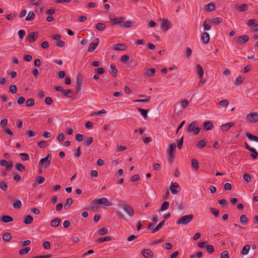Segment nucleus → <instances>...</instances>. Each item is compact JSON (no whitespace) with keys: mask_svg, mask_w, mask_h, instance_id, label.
<instances>
[{"mask_svg":"<svg viewBox=\"0 0 258 258\" xmlns=\"http://www.w3.org/2000/svg\"><path fill=\"white\" fill-rule=\"evenodd\" d=\"M210 211L215 215V217H218L219 214L218 210L215 209L213 207L210 208Z\"/></svg>","mask_w":258,"mask_h":258,"instance_id":"obj_56","label":"nucleus"},{"mask_svg":"<svg viewBox=\"0 0 258 258\" xmlns=\"http://www.w3.org/2000/svg\"><path fill=\"white\" fill-rule=\"evenodd\" d=\"M13 206L15 209H19L22 207V203L20 200H15Z\"/></svg>","mask_w":258,"mask_h":258,"instance_id":"obj_42","label":"nucleus"},{"mask_svg":"<svg viewBox=\"0 0 258 258\" xmlns=\"http://www.w3.org/2000/svg\"><path fill=\"white\" fill-rule=\"evenodd\" d=\"M134 23L130 21L124 22L123 23V27L124 28H130L134 26Z\"/></svg>","mask_w":258,"mask_h":258,"instance_id":"obj_44","label":"nucleus"},{"mask_svg":"<svg viewBox=\"0 0 258 258\" xmlns=\"http://www.w3.org/2000/svg\"><path fill=\"white\" fill-rule=\"evenodd\" d=\"M105 25L102 23H99L96 24V28L99 31H103L105 28Z\"/></svg>","mask_w":258,"mask_h":258,"instance_id":"obj_40","label":"nucleus"},{"mask_svg":"<svg viewBox=\"0 0 258 258\" xmlns=\"http://www.w3.org/2000/svg\"><path fill=\"white\" fill-rule=\"evenodd\" d=\"M243 179L247 182H249L251 181V178L250 175L247 173L243 174Z\"/></svg>","mask_w":258,"mask_h":258,"instance_id":"obj_62","label":"nucleus"},{"mask_svg":"<svg viewBox=\"0 0 258 258\" xmlns=\"http://www.w3.org/2000/svg\"><path fill=\"white\" fill-rule=\"evenodd\" d=\"M193 218L194 215L192 214L184 215L178 219L176 220V223L177 224L187 225L193 219Z\"/></svg>","mask_w":258,"mask_h":258,"instance_id":"obj_1","label":"nucleus"},{"mask_svg":"<svg viewBox=\"0 0 258 258\" xmlns=\"http://www.w3.org/2000/svg\"><path fill=\"white\" fill-rule=\"evenodd\" d=\"M201 39L202 40L203 43H208L210 40V35L209 33L207 32H204L202 35Z\"/></svg>","mask_w":258,"mask_h":258,"instance_id":"obj_20","label":"nucleus"},{"mask_svg":"<svg viewBox=\"0 0 258 258\" xmlns=\"http://www.w3.org/2000/svg\"><path fill=\"white\" fill-rule=\"evenodd\" d=\"M247 217L245 215H242L240 217V221L242 223H246Z\"/></svg>","mask_w":258,"mask_h":258,"instance_id":"obj_59","label":"nucleus"},{"mask_svg":"<svg viewBox=\"0 0 258 258\" xmlns=\"http://www.w3.org/2000/svg\"><path fill=\"white\" fill-rule=\"evenodd\" d=\"M141 253L146 258L152 257L154 255L153 251L148 249H143Z\"/></svg>","mask_w":258,"mask_h":258,"instance_id":"obj_16","label":"nucleus"},{"mask_svg":"<svg viewBox=\"0 0 258 258\" xmlns=\"http://www.w3.org/2000/svg\"><path fill=\"white\" fill-rule=\"evenodd\" d=\"M118 206L121 207L130 217H132L134 216V211L128 204H125L123 202H121L118 203Z\"/></svg>","mask_w":258,"mask_h":258,"instance_id":"obj_2","label":"nucleus"},{"mask_svg":"<svg viewBox=\"0 0 258 258\" xmlns=\"http://www.w3.org/2000/svg\"><path fill=\"white\" fill-rule=\"evenodd\" d=\"M93 204H103L106 206H110L112 205V203L111 202H109L107 198H102L98 199H94L92 202Z\"/></svg>","mask_w":258,"mask_h":258,"instance_id":"obj_4","label":"nucleus"},{"mask_svg":"<svg viewBox=\"0 0 258 258\" xmlns=\"http://www.w3.org/2000/svg\"><path fill=\"white\" fill-rule=\"evenodd\" d=\"M196 68L197 69L198 76L201 79H202L204 75V70L203 68L199 64L196 65Z\"/></svg>","mask_w":258,"mask_h":258,"instance_id":"obj_26","label":"nucleus"},{"mask_svg":"<svg viewBox=\"0 0 258 258\" xmlns=\"http://www.w3.org/2000/svg\"><path fill=\"white\" fill-rule=\"evenodd\" d=\"M170 189L172 194L175 195L179 192L180 187L177 182H175L172 184L171 186L170 187Z\"/></svg>","mask_w":258,"mask_h":258,"instance_id":"obj_15","label":"nucleus"},{"mask_svg":"<svg viewBox=\"0 0 258 258\" xmlns=\"http://www.w3.org/2000/svg\"><path fill=\"white\" fill-rule=\"evenodd\" d=\"M35 14L32 11H30L28 13L27 16L26 18V21H31L34 19Z\"/></svg>","mask_w":258,"mask_h":258,"instance_id":"obj_37","label":"nucleus"},{"mask_svg":"<svg viewBox=\"0 0 258 258\" xmlns=\"http://www.w3.org/2000/svg\"><path fill=\"white\" fill-rule=\"evenodd\" d=\"M137 109H138V110L139 111H140L141 113V114L145 117V118H147V114H148V110H146V109H142V108H137Z\"/></svg>","mask_w":258,"mask_h":258,"instance_id":"obj_43","label":"nucleus"},{"mask_svg":"<svg viewBox=\"0 0 258 258\" xmlns=\"http://www.w3.org/2000/svg\"><path fill=\"white\" fill-rule=\"evenodd\" d=\"M172 26L171 22L167 19H163L162 20V24L161 25V28L164 31H166L170 29Z\"/></svg>","mask_w":258,"mask_h":258,"instance_id":"obj_11","label":"nucleus"},{"mask_svg":"<svg viewBox=\"0 0 258 258\" xmlns=\"http://www.w3.org/2000/svg\"><path fill=\"white\" fill-rule=\"evenodd\" d=\"M169 206V204L168 202L165 201L163 202L161 206V210L162 211H165L167 210Z\"/></svg>","mask_w":258,"mask_h":258,"instance_id":"obj_50","label":"nucleus"},{"mask_svg":"<svg viewBox=\"0 0 258 258\" xmlns=\"http://www.w3.org/2000/svg\"><path fill=\"white\" fill-rule=\"evenodd\" d=\"M51 154L49 153L45 158L41 159L39 163V166H44L45 168H48L50 165Z\"/></svg>","mask_w":258,"mask_h":258,"instance_id":"obj_3","label":"nucleus"},{"mask_svg":"<svg viewBox=\"0 0 258 258\" xmlns=\"http://www.w3.org/2000/svg\"><path fill=\"white\" fill-rule=\"evenodd\" d=\"M93 140V137H90L87 138V139L84 141V143L86 146H89L92 143Z\"/></svg>","mask_w":258,"mask_h":258,"instance_id":"obj_48","label":"nucleus"},{"mask_svg":"<svg viewBox=\"0 0 258 258\" xmlns=\"http://www.w3.org/2000/svg\"><path fill=\"white\" fill-rule=\"evenodd\" d=\"M151 99V96H149L146 97V99H136L134 100V102H149Z\"/></svg>","mask_w":258,"mask_h":258,"instance_id":"obj_41","label":"nucleus"},{"mask_svg":"<svg viewBox=\"0 0 258 258\" xmlns=\"http://www.w3.org/2000/svg\"><path fill=\"white\" fill-rule=\"evenodd\" d=\"M249 36L247 35H241L234 38L235 41L238 44H241L247 42L249 40Z\"/></svg>","mask_w":258,"mask_h":258,"instance_id":"obj_7","label":"nucleus"},{"mask_svg":"<svg viewBox=\"0 0 258 258\" xmlns=\"http://www.w3.org/2000/svg\"><path fill=\"white\" fill-rule=\"evenodd\" d=\"M0 165L1 166H6V171L10 170L13 167L12 162L10 161L9 162L7 160H2L0 161Z\"/></svg>","mask_w":258,"mask_h":258,"instance_id":"obj_14","label":"nucleus"},{"mask_svg":"<svg viewBox=\"0 0 258 258\" xmlns=\"http://www.w3.org/2000/svg\"><path fill=\"white\" fill-rule=\"evenodd\" d=\"M84 138L85 136L80 134H77L75 136V139L78 142L82 141Z\"/></svg>","mask_w":258,"mask_h":258,"instance_id":"obj_47","label":"nucleus"},{"mask_svg":"<svg viewBox=\"0 0 258 258\" xmlns=\"http://www.w3.org/2000/svg\"><path fill=\"white\" fill-rule=\"evenodd\" d=\"M218 203L222 207H224L228 204V202L225 199L220 200Z\"/></svg>","mask_w":258,"mask_h":258,"instance_id":"obj_53","label":"nucleus"},{"mask_svg":"<svg viewBox=\"0 0 258 258\" xmlns=\"http://www.w3.org/2000/svg\"><path fill=\"white\" fill-rule=\"evenodd\" d=\"M15 167L19 171L24 172L25 171V167L21 163H17Z\"/></svg>","mask_w":258,"mask_h":258,"instance_id":"obj_38","label":"nucleus"},{"mask_svg":"<svg viewBox=\"0 0 258 258\" xmlns=\"http://www.w3.org/2000/svg\"><path fill=\"white\" fill-rule=\"evenodd\" d=\"M111 239H112V238L110 236H106L105 237H101V238L97 239L96 240V242H98V243H102V242H103L106 241H110V240H111Z\"/></svg>","mask_w":258,"mask_h":258,"instance_id":"obj_36","label":"nucleus"},{"mask_svg":"<svg viewBox=\"0 0 258 258\" xmlns=\"http://www.w3.org/2000/svg\"><path fill=\"white\" fill-rule=\"evenodd\" d=\"M1 220V221L3 222L4 223H9V222L13 221L14 219L10 216L4 215V216H3L2 217Z\"/></svg>","mask_w":258,"mask_h":258,"instance_id":"obj_25","label":"nucleus"},{"mask_svg":"<svg viewBox=\"0 0 258 258\" xmlns=\"http://www.w3.org/2000/svg\"><path fill=\"white\" fill-rule=\"evenodd\" d=\"M234 8L240 12H244L247 10L248 5L246 4L242 5H238L237 4L235 5Z\"/></svg>","mask_w":258,"mask_h":258,"instance_id":"obj_17","label":"nucleus"},{"mask_svg":"<svg viewBox=\"0 0 258 258\" xmlns=\"http://www.w3.org/2000/svg\"><path fill=\"white\" fill-rule=\"evenodd\" d=\"M99 38H95L93 41L90 44L88 51L90 52L93 51L99 44Z\"/></svg>","mask_w":258,"mask_h":258,"instance_id":"obj_12","label":"nucleus"},{"mask_svg":"<svg viewBox=\"0 0 258 258\" xmlns=\"http://www.w3.org/2000/svg\"><path fill=\"white\" fill-rule=\"evenodd\" d=\"M246 118L250 123H255L258 121V112H250L246 115Z\"/></svg>","mask_w":258,"mask_h":258,"instance_id":"obj_6","label":"nucleus"},{"mask_svg":"<svg viewBox=\"0 0 258 258\" xmlns=\"http://www.w3.org/2000/svg\"><path fill=\"white\" fill-rule=\"evenodd\" d=\"M38 36L37 32L29 33L27 36L26 41H28L30 43H33L36 40Z\"/></svg>","mask_w":258,"mask_h":258,"instance_id":"obj_9","label":"nucleus"},{"mask_svg":"<svg viewBox=\"0 0 258 258\" xmlns=\"http://www.w3.org/2000/svg\"><path fill=\"white\" fill-rule=\"evenodd\" d=\"M246 136L249 140L258 142V137L254 136L249 133H246Z\"/></svg>","mask_w":258,"mask_h":258,"instance_id":"obj_31","label":"nucleus"},{"mask_svg":"<svg viewBox=\"0 0 258 258\" xmlns=\"http://www.w3.org/2000/svg\"><path fill=\"white\" fill-rule=\"evenodd\" d=\"M191 166L192 169L197 170L199 168V164L198 160L196 159H192L191 160Z\"/></svg>","mask_w":258,"mask_h":258,"instance_id":"obj_23","label":"nucleus"},{"mask_svg":"<svg viewBox=\"0 0 258 258\" xmlns=\"http://www.w3.org/2000/svg\"><path fill=\"white\" fill-rule=\"evenodd\" d=\"M126 46L124 44L118 43L113 45V49L115 50H125Z\"/></svg>","mask_w":258,"mask_h":258,"instance_id":"obj_19","label":"nucleus"},{"mask_svg":"<svg viewBox=\"0 0 258 258\" xmlns=\"http://www.w3.org/2000/svg\"><path fill=\"white\" fill-rule=\"evenodd\" d=\"M234 123L233 122H229L225 123L221 126L220 129L222 132H225L229 130L231 127L234 126Z\"/></svg>","mask_w":258,"mask_h":258,"instance_id":"obj_18","label":"nucleus"},{"mask_svg":"<svg viewBox=\"0 0 258 258\" xmlns=\"http://www.w3.org/2000/svg\"><path fill=\"white\" fill-rule=\"evenodd\" d=\"M251 152L252 154H250V156L252 159H255L258 157V153L254 148L253 149V151H251Z\"/></svg>","mask_w":258,"mask_h":258,"instance_id":"obj_60","label":"nucleus"},{"mask_svg":"<svg viewBox=\"0 0 258 258\" xmlns=\"http://www.w3.org/2000/svg\"><path fill=\"white\" fill-rule=\"evenodd\" d=\"M45 180V178L42 176H38L36 179L37 183L38 184H42L44 182Z\"/></svg>","mask_w":258,"mask_h":258,"instance_id":"obj_63","label":"nucleus"},{"mask_svg":"<svg viewBox=\"0 0 258 258\" xmlns=\"http://www.w3.org/2000/svg\"><path fill=\"white\" fill-rule=\"evenodd\" d=\"M9 91L12 94L16 93L17 91L16 86L15 85H11L9 88Z\"/></svg>","mask_w":258,"mask_h":258,"instance_id":"obj_57","label":"nucleus"},{"mask_svg":"<svg viewBox=\"0 0 258 258\" xmlns=\"http://www.w3.org/2000/svg\"><path fill=\"white\" fill-rule=\"evenodd\" d=\"M243 80L244 79H243V77H242L241 76H239L236 79L235 82V84L236 85H240V84L242 83V82H243Z\"/></svg>","mask_w":258,"mask_h":258,"instance_id":"obj_52","label":"nucleus"},{"mask_svg":"<svg viewBox=\"0 0 258 258\" xmlns=\"http://www.w3.org/2000/svg\"><path fill=\"white\" fill-rule=\"evenodd\" d=\"M60 222V219L59 218H54L50 222L51 226L53 227H57L58 226Z\"/></svg>","mask_w":258,"mask_h":258,"instance_id":"obj_29","label":"nucleus"},{"mask_svg":"<svg viewBox=\"0 0 258 258\" xmlns=\"http://www.w3.org/2000/svg\"><path fill=\"white\" fill-rule=\"evenodd\" d=\"M110 69L111 70V74L113 77H115L117 74V70L115 66V65L113 63L110 64Z\"/></svg>","mask_w":258,"mask_h":258,"instance_id":"obj_35","label":"nucleus"},{"mask_svg":"<svg viewBox=\"0 0 258 258\" xmlns=\"http://www.w3.org/2000/svg\"><path fill=\"white\" fill-rule=\"evenodd\" d=\"M112 15L109 16V19L111 20V25H116L118 24H120L124 20L125 18L123 17H120L117 18H112Z\"/></svg>","mask_w":258,"mask_h":258,"instance_id":"obj_13","label":"nucleus"},{"mask_svg":"<svg viewBox=\"0 0 258 258\" xmlns=\"http://www.w3.org/2000/svg\"><path fill=\"white\" fill-rule=\"evenodd\" d=\"M82 81V76L80 73H79L77 75L76 79V89L77 92H79L81 90Z\"/></svg>","mask_w":258,"mask_h":258,"instance_id":"obj_10","label":"nucleus"},{"mask_svg":"<svg viewBox=\"0 0 258 258\" xmlns=\"http://www.w3.org/2000/svg\"><path fill=\"white\" fill-rule=\"evenodd\" d=\"M207 142V140H201L199 141V142L197 144L196 147L199 149H201L206 146V143Z\"/></svg>","mask_w":258,"mask_h":258,"instance_id":"obj_22","label":"nucleus"},{"mask_svg":"<svg viewBox=\"0 0 258 258\" xmlns=\"http://www.w3.org/2000/svg\"><path fill=\"white\" fill-rule=\"evenodd\" d=\"M218 104L221 106L227 107L229 104V102L227 100H223L219 101Z\"/></svg>","mask_w":258,"mask_h":258,"instance_id":"obj_54","label":"nucleus"},{"mask_svg":"<svg viewBox=\"0 0 258 258\" xmlns=\"http://www.w3.org/2000/svg\"><path fill=\"white\" fill-rule=\"evenodd\" d=\"M29 2L31 5L38 7L42 3V0H30Z\"/></svg>","mask_w":258,"mask_h":258,"instance_id":"obj_51","label":"nucleus"},{"mask_svg":"<svg viewBox=\"0 0 258 258\" xmlns=\"http://www.w3.org/2000/svg\"><path fill=\"white\" fill-rule=\"evenodd\" d=\"M165 220H163L162 221L160 222V223H159L157 226L153 229V231H152V232L153 233H155L156 232L158 231V230H159L161 228H162V227H163V225L165 224Z\"/></svg>","mask_w":258,"mask_h":258,"instance_id":"obj_27","label":"nucleus"},{"mask_svg":"<svg viewBox=\"0 0 258 258\" xmlns=\"http://www.w3.org/2000/svg\"><path fill=\"white\" fill-rule=\"evenodd\" d=\"M20 155L21 156V160L23 161H27L29 160V156L26 153H20Z\"/></svg>","mask_w":258,"mask_h":258,"instance_id":"obj_45","label":"nucleus"},{"mask_svg":"<svg viewBox=\"0 0 258 258\" xmlns=\"http://www.w3.org/2000/svg\"><path fill=\"white\" fill-rule=\"evenodd\" d=\"M0 188L4 191H6L8 189L7 182L6 181H3L0 184Z\"/></svg>","mask_w":258,"mask_h":258,"instance_id":"obj_49","label":"nucleus"},{"mask_svg":"<svg viewBox=\"0 0 258 258\" xmlns=\"http://www.w3.org/2000/svg\"><path fill=\"white\" fill-rule=\"evenodd\" d=\"M176 145L175 143H173L170 145V147L168 150V159L170 162H172L173 159L174 158V151L176 149Z\"/></svg>","mask_w":258,"mask_h":258,"instance_id":"obj_8","label":"nucleus"},{"mask_svg":"<svg viewBox=\"0 0 258 258\" xmlns=\"http://www.w3.org/2000/svg\"><path fill=\"white\" fill-rule=\"evenodd\" d=\"M30 249H31V248L30 247H26L23 249L20 250L19 251V253L21 255L27 254V253H28L29 252Z\"/></svg>","mask_w":258,"mask_h":258,"instance_id":"obj_39","label":"nucleus"},{"mask_svg":"<svg viewBox=\"0 0 258 258\" xmlns=\"http://www.w3.org/2000/svg\"><path fill=\"white\" fill-rule=\"evenodd\" d=\"M26 134L28 137H33L36 135L35 132L31 130L27 131Z\"/></svg>","mask_w":258,"mask_h":258,"instance_id":"obj_58","label":"nucleus"},{"mask_svg":"<svg viewBox=\"0 0 258 258\" xmlns=\"http://www.w3.org/2000/svg\"><path fill=\"white\" fill-rule=\"evenodd\" d=\"M250 248V246L249 244H246L245 245H244L243 247L242 250H241V253L243 255L247 254L249 252Z\"/></svg>","mask_w":258,"mask_h":258,"instance_id":"obj_34","label":"nucleus"},{"mask_svg":"<svg viewBox=\"0 0 258 258\" xmlns=\"http://www.w3.org/2000/svg\"><path fill=\"white\" fill-rule=\"evenodd\" d=\"M35 104V101L33 99L30 98L28 99L26 102V105L28 107H31L34 105Z\"/></svg>","mask_w":258,"mask_h":258,"instance_id":"obj_46","label":"nucleus"},{"mask_svg":"<svg viewBox=\"0 0 258 258\" xmlns=\"http://www.w3.org/2000/svg\"><path fill=\"white\" fill-rule=\"evenodd\" d=\"M156 73V70L155 69H150L148 70L146 72L144 73V76H147V77H153L155 75Z\"/></svg>","mask_w":258,"mask_h":258,"instance_id":"obj_24","label":"nucleus"},{"mask_svg":"<svg viewBox=\"0 0 258 258\" xmlns=\"http://www.w3.org/2000/svg\"><path fill=\"white\" fill-rule=\"evenodd\" d=\"M73 203V199L71 198H68L66 201V203L64 205V208L67 210L70 208L71 205Z\"/></svg>","mask_w":258,"mask_h":258,"instance_id":"obj_33","label":"nucleus"},{"mask_svg":"<svg viewBox=\"0 0 258 258\" xmlns=\"http://www.w3.org/2000/svg\"><path fill=\"white\" fill-rule=\"evenodd\" d=\"M206 250L209 253H212L214 251V247L212 245H208L206 246Z\"/></svg>","mask_w":258,"mask_h":258,"instance_id":"obj_55","label":"nucleus"},{"mask_svg":"<svg viewBox=\"0 0 258 258\" xmlns=\"http://www.w3.org/2000/svg\"><path fill=\"white\" fill-rule=\"evenodd\" d=\"M204 126L206 130H211L213 128L214 125L212 121H205Z\"/></svg>","mask_w":258,"mask_h":258,"instance_id":"obj_28","label":"nucleus"},{"mask_svg":"<svg viewBox=\"0 0 258 258\" xmlns=\"http://www.w3.org/2000/svg\"><path fill=\"white\" fill-rule=\"evenodd\" d=\"M12 235L9 232L4 233L3 235V239L7 242L9 241L12 239Z\"/></svg>","mask_w":258,"mask_h":258,"instance_id":"obj_32","label":"nucleus"},{"mask_svg":"<svg viewBox=\"0 0 258 258\" xmlns=\"http://www.w3.org/2000/svg\"><path fill=\"white\" fill-rule=\"evenodd\" d=\"M205 10L208 12H211L215 9V5L214 3L211 2L208 5H205Z\"/></svg>","mask_w":258,"mask_h":258,"instance_id":"obj_21","label":"nucleus"},{"mask_svg":"<svg viewBox=\"0 0 258 258\" xmlns=\"http://www.w3.org/2000/svg\"><path fill=\"white\" fill-rule=\"evenodd\" d=\"M197 125V122L196 121L191 122L188 125L187 132H194L195 135H198L201 131V128L200 127H196Z\"/></svg>","mask_w":258,"mask_h":258,"instance_id":"obj_5","label":"nucleus"},{"mask_svg":"<svg viewBox=\"0 0 258 258\" xmlns=\"http://www.w3.org/2000/svg\"><path fill=\"white\" fill-rule=\"evenodd\" d=\"M229 254L227 250L223 251L220 255V258H229Z\"/></svg>","mask_w":258,"mask_h":258,"instance_id":"obj_64","label":"nucleus"},{"mask_svg":"<svg viewBox=\"0 0 258 258\" xmlns=\"http://www.w3.org/2000/svg\"><path fill=\"white\" fill-rule=\"evenodd\" d=\"M33 221V218L31 215L26 216L24 219V223L26 224H30Z\"/></svg>","mask_w":258,"mask_h":258,"instance_id":"obj_30","label":"nucleus"},{"mask_svg":"<svg viewBox=\"0 0 258 258\" xmlns=\"http://www.w3.org/2000/svg\"><path fill=\"white\" fill-rule=\"evenodd\" d=\"M130 59V57L127 55H123L121 58V61L122 62L126 63Z\"/></svg>","mask_w":258,"mask_h":258,"instance_id":"obj_61","label":"nucleus"}]
</instances>
